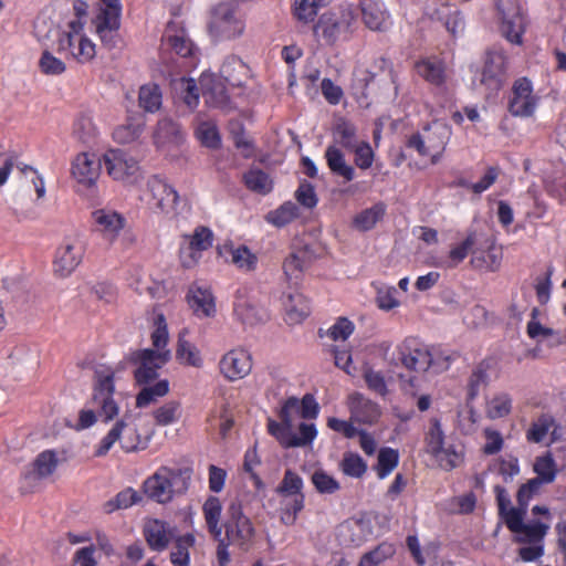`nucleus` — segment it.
<instances>
[{"label": "nucleus", "mask_w": 566, "mask_h": 566, "mask_svg": "<svg viewBox=\"0 0 566 566\" xmlns=\"http://www.w3.org/2000/svg\"><path fill=\"white\" fill-rule=\"evenodd\" d=\"M114 371L109 367L101 366L94 371L93 395L90 401L92 408L80 411L77 429H86L93 426L97 418L104 421L112 420L118 413V406L113 395Z\"/></svg>", "instance_id": "1"}, {"label": "nucleus", "mask_w": 566, "mask_h": 566, "mask_svg": "<svg viewBox=\"0 0 566 566\" xmlns=\"http://www.w3.org/2000/svg\"><path fill=\"white\" fill-rule=\"evenodd\" d=\"M191 478L189 467L161 465L144 482V492L150 500L166 504L188 491Z\"/></svg>", "instance_id": "2"}, {"label": "nucleus", "mask_w": 566, "mask_h": 566, "mask_svg": "<svg viewBox=\"0 0 566 566\" xmlns=\"http://www.w3.org/2000/svg\"><path fill=\"white\" fill-rule=\"evenodd\" d=\"M356 24L354 9L350 6H343L338 11L322 14L314 27V33L324 44L334 45L338 41L349 40Z\"/></svg>", "instance_id": "3"}, {"label": "nucleus", "mask_w": 566, "mask_h": 566, "mask_svg": "<svg viewBox=\"0 0 566 566\" xmlns=\"http://www.w3.org/2000/svg\"><path fill=\"white\" fill-rule=\"evenodd\" d=\"M424 442L427 452L437 459L441 469L451 471L462 463L463 452L461 449H457L452 444L444 447V433L437 418L431 419Z\"/></svg>", "instance_id": "4"}, {"label": "nucleus", "mask_w": 566, "mask_h": 566, "mask_svg": "<svg viewBox=\"0 0 566 566\" xmlns=\"http://www.w3.org/2000/svg\"><path fill=\"white\" fill-rule=\"evenodd\" d=\"M243 31L244 23L237 15L231 3H219L211 10L208 32L214 41L235 39L240 36Z\"/></svg>", "instance_id": "5"}, {"label": "nucleus", "mask_w": 566, "mask_h": 566, "mask_svg": "<svg viewBox=\"0 0 566 566\" xmlns=\"http://www.w3.org/2000/svg\"><path fill=\"white\" fill-rule=\"evenodd\" d=\"M227 541L248 551L255 535L251 520L243 513L242 504L233 500L227 509V520L223 524Z\"/></svg>", "instance_id": "6"}, {"label": "nucleus", "mask_w": 566, "mask_h": 566, "mask_svg": "<svg viewBox=\"0 0 566 566\" xmlns=\"http://www.w3.org/2000/svg\"><path fill=\"white\" fill-rule=\"evenodd\" d=\"M171 358L170 350L155 352L150 348L135 350L130 354L129 360L137 364L134 377L138 385H148L158 377V369L166 365Z\"/></svg>", "instance_id": "7"}, {"label": "nucleus", "mask_w": 566, "mask_h": 566, "mask_svg": "<svg viewBox=\"0 0 566 566\" xmlns=\"http://www.w3.org/2000/svg\"><path fill=\"white\" fill-rule=\"evenodd\" d=\"M118 442L125 452H133L137 449H145L146 442L140 440L135 426L118 420L108 433L102 439L95 451L96 457H104Z\"/></svg>", "instance_id": "8"}, {"label": "nucleus", "mask_w": 566, "mask_h": 566, "mask_svg": "<svg viewBox=\"0 0 566 566\" xmlns=\"http://www.w3.org/2000/svg\"><path fill=\"white\" fill-rule=\"evenodd\" d=\"M103 164L114 180L133 185L140 178L138 161L123 149L107 150L103 155Z\"/></svg>", "instance_id": "9"}, {"label": "nucleus", "mask_w": 566, "mask_h": 566, "mask_svg": "<svg viewBox=\"0 0 566 566\" xmlns=\"http://www.w3.org/2000/svg\"><path fill=\"white\" fill-rule=\"evenodd\" d=\"M497 10L501 14V32L514 44L522 43L525 31V18L521 6L515 0H499Z\"/></svg>", "instance_id": "10"}, {"label": "nucleus", "mask_w": 566, "mask_h": 566, "mask_svg": "<svg viewBox=\"0 0 566 566\" xmlns=\"http://www.w3.org/2000/svg\"><path fill=\"white\" fill-rule=\"evenodd\" d=\"M84 245L77 238H66L55 251L53 272L60 277L70 276L80 265Z\"/></svg>", "instance_id": "11"}, {"label": "nucleus", "mask_w": 566, "mask_h": 566, "mask_svg": "<svg viewBox=\"0 0 566 566\" xmlns=\"http://www.w3.org/2000/svg\"><path fill=\"white\" fill-rule=\"evenodd\" d=\"M538 97L533 93L532 82L526 77L517 78L512 87L509 111L515 117H530L534 114Z\"/></svg>", "instance_id": "12"}, {"label": "nucleus", "mask_w": 566, "mask_h": 566, "mask_svg": "<svg viewBox=\"0 0 566 566\" xmlns=\"http://www.w3.org/2000/svg\"><path fill=\"white\" fill-rule=\"evenodd\" d=\"M398 352L401 364L410 370L426 371L434 365L427 346L415 337L406 338L399 346Z\"/></svg>", "instance_id": "13"}, {"label": "nucleus", "mask_w": 566, "mask_h": 566, "mask_svg": "<svg viewBox=\"0 0 566 566\" xmlns=\"http://www.w3.org/2000/svg\"><path fill=\"white\" fill-rule=\"evenodd\" d=\"M122 8L105 9L101 8L93 19L96 33L102 43L108 49L115 48L118 41V30L120 27Z\"/></svg>", "instance_id": "14"}, {"label": "nucleus", "mask_w": 566, "mask_h": 566, "mask_svg": "<svg viewBox=\"0 0 566 566\" xmlns=\"http://www.w3.org/2000/svg\"><path fill=\"white\" fill-rule=\"evenodd\" d=\"M151 192L153 208L157 211L175 216L179 212L180 197L178 192L160 178H153L148 182Z\"/></svg>", "instance_id": "15"}, {"label": "nucleus", "mask_w": 566, "mask_h": 566, "mask_svg": "<svg viewBox=\"0 0 566 566\" xmlns=\"http://www.w3.org/2000/svg\"><path fill=\"white\" fill-rule=\"evenodd\" d=\"M504 57L501 53L488 52L482 67L479 85L490 93L499 92L503 85Z\"/></svg>", "instance_id": "16"}, {"label": "nucleus", "mask_w": 566, "mask_h": 566, "mask_svg": "<svg viewBox=\"0 0 566 566\" xmlns=\"http://www.w3.org/2000/svg\"><path fill=\"white\" fill-rule=\"evenodd\" d=\"M219 367L227 379L231 381L242 379L252 368L250 354L242 349H232L221 358Z\"/></svg>", "instance_id": "17"}, {"label": "nucleus", "mask_w": 566, "mask_h": 566, "mask_svg": "<svg viewBox=\"0 0 566 566\" xmlns=\"http://www.w3.org/2000/svg\"><path fill=\"white\" fill-rule=\"evenodd\" d=\"M103 158H97L94 154H78L72 163V175L77 182L91 187L101 172Z\"/></svg>", "instance_id": "18"}, {"label": "nucleus", "mask_w": 566, "mask_h": 566, "mask_svg": "<svg viewBox=\"0 0 566 566\" xmlns=\"http://www.w3.org/2000/svg\"><path fill=\"white\" fill-rule=\"evenodd\" d=\"M143 534L147 545L155 552L165 551L174 536V528L161 520H149L145 523Z\"/></svg>", "instance_id": "19"}, {"label": "nucleus", "mask_w": 566, "mask_h": 566, "mask_svg": "<svg viewBox=\"0 0 566 566\" xmlns=\"http://www.w3.org/2000/svg\"><path fill=\"white\" fill-rule=\"evenodd\" d=\"M34 34L39 41H44L50 39L52 35H57V51L69 52L72 56L82 35L76 33H61L56 27L52 23L49 24L44 19L35 22Z\"/></svg>", "instance_id": "20"}, {"label": "nucleus", "mask_w": 566, "mask_h": 566, "mask_svg": "<svg viewBox=\"0 0 566 566\" xmlns=\"http://www.w3.org/2000/svg\"><path fill=\"white\" fill-rule=\"evenodd\" d=\"M360 9L365 25L373 31H386L390 14L381 0H361Z\"/></svg>", "instance_id": "21"}, {"label": "nucleus", "mask_w": 566, "mask_h": 566, "mask_svg": "<svg viewBox=\"0 0 566 566\" xmlns=\"http://www.w3.org/2000/svg\"><path fill=\"white\" fill-rule=\"evenodd\" d=\"M426 147H428L432 164H437L451 137V128L443 123L434 122L424 128Z\"/></svg>", "instance_id": "22"}, {"label": "nucleus", "mask_w": 566, "mask_h": 566, "mask_svg": "<svg viewBox=\"0 0 566 566\" xmlns=\"http://www.w3.org/2000/svg\"><path fill=\"white\" fill-rule=\"evenodd\" d=\"M314 260L315 254L308 247L292 252L283 262V271L286 280L296 284L304 271L310 268Z\"/></svg>", "instance_id": "23"}, {"label": "nucleus", "mask_w": 566, "mask_h": 566, "mask_svg": "<svg viewBox=\"0 0 566 566\" xmlns=\"http://www.w3.org/2000/svg\"><path fill=\"white\" fill-rule=\"evenodd\" d=\"M187 301L190 308L199 317H212L216 314L214 297L209 289L191 285Z\"/></svg>", "instance_id": "24"}, {"label": "nucleus", "mask_w": 566, "mask_h": 566, "mask_svg": "<svg viewBox=\"0 0 566 566\" xmlns=\"http://www.w3.org/2000/svg\"><path fill=\"white\" fill-rule=\"evenodd\" d=\"M349 409L352 419L366 424L376 422L380 416L377 403L365 398L361 394L355 392L349 397Z\"/></svg>", "instance_id": "25"}, {"label": "nucleus", "mask_w": 566, "mask_h": 566, "mask_svg": "<svg viewBox=\"0 0 566 566\" xmlns=\"http://www.w3.org/2000/svg\"><path fill=\"white\" fill-rule=\"evenodd\" d=\"M93 218L98 227V231L111 242L124 228L125 223V219L119 213L104 209L94 211Z\"/></svg>", "instance_id": "26"}, {"label": "nucleus", "mask_w": 566, "mask_h": 566, "mask_svg": "<svg viewBox=\"0 0 566 566\" xmlns=\"http://www.w3.org/2000/svg\"><path fill=\"white\" fill-rule=\"evenodd\" d=\"M286 321L289 324H298L311 313L307 298L301 293H290L283 297Z\"/></svg>", "instance_id": "27"}, {"label": "nucleus", "mask_w": 566, "mask_h": 566, "mask_svg": "<svg viewBox=\"0 0 566 566\" xmlns=\"http://www.w3.org/2000/svg\"><path fill=\"white\" fill-rule=\"evenodd\" d=\"M415 69L419 76L432 85L441 86L446 82V65L438 59L421 60L416 63Z\"/></svg>", "instance_id": "28"}, {"label": "nucleus", "mask_w": 566, "mask_h": 566, "mask_svg": "<svg viewBox=\"0 0 566 566\" xmlns=\"http://www.w3.org/2000/svg\"><path fill=\"white\" fill-rule=\"evenodd\" d=\"M234 314L243 324L249 326L264 323L269 318L265 310L247 298L237 300L234 303Z\"/></svg>", "instance_id": "29"}, {"label": "nucleus", "mask_w": 566, "mask_h": 566, "mask_svg": "<svg viewBox=\"0 0 566 566\" xmlns=\"http://www.w3.org/2000/svg\"><path fill=\"white\" fill-rule=\"evenodd\" d=\"M332 135L334 145H338L348 151L352 148H355L356 145L360 142L357 136L356 126L345 118H338L336 120Z\"/></svg>", "instance_id": "30"}, {"label": "nucleus", "mask_w": 566, "mask_h": 566, "mask_svg": "<svg viewBox=\"0 0 566 566\" xmlns=\"http://www.w3.org/2000/svg\"><path fill=\"white\" fill-rule=\"evenodd\" d=\"M325 158L331 171L343 177L346 181L355 178V170L345 161L344 154L336 145H331L326 148Z\"/></svg>", "instance_id": "31"}, {"label": "nucleus", "mask_w": 566, "mask_h": 566, "mask_svg": "<svg viewBox=\"0 0 566 566\" xmlns=\"http://www.w3.org/2000/svg\"><path fill=\"white\" fill-rule=\"evenodd\" d=\"M154 140L158 146L167 144L178 145L182 140V132L176 122L165 117L157 124L154 132Z\"/></svg>", "instance_id": "32"}, {"label": "nucleus", "mask_w": 566, "mask_h": 566, "mask_svg": "<svg viewBox=\"0 0 566 566\" xmlns=\"http://www.w3.org/2000/svg\"><path fill=\"white\" fill-rule=\"evenodd\" d=\"M386 213V205L377 202L357 213L353 219V227L361 232L369 231L384 218Z\"/></svg>", "instance_id": "33"}, {"label": "nucleus", "mask_w": 566, "mask_h": 566, "mask_svg": "<svg viewBox=\"0 0 566 566\" xmlns=\"http://www.w3.org/2000/svg\"><path fill=\"white\" fill-rule=\"evenodd\" d=\"M548 531V525L542 522L524 524V526L514 534L513 542L517 544H538L543 543Z\"/></svg>", "instance_id": "34"}, {"label": "nucleus", "mask_w": 566, "mask_h": 566, "mask_svg": "<svg viewBox=\"0 0 566 566\" xmlns=\"http://www.w3.org/2000/svg\"><path fill=\"white\" fill-rule=\"evenodd\" d=\"M169 392V382L167 379L157 381L154 385H145V387L138 392L136 397V406L138 408H145L150 403L156 402L159 398L166 396Z\"/></svg>", "instance_id": "35"}, {"label": "nucleus", "mask_w": 566, "mask_h": 566, "mask_svg": "<svg viewBox=\"0 0 566 566\" xmlns=\"http://www.w3.org/2000/svg\"><path fill=\"white\" fill-rule=\"evenodd\" d=\"M245 187L260 195L269 193L273 188V181L270 176L259 168L250 169L243 175Z\"/></svg>", "instance_id": "36"}, {"label": "nucleus", "mask_w": 566, "mask_h": 566, "mask_svg": "<svg viewBox=\"0 0 566 566\" xmlns=\"http://www.w3.org/2000/svg\"><path fill=\"white\" fill-rule=\"evenodd\" d=\"M298 213V207L292 201H286L277 209L269 211L265 216V220L269 223L281 228L296 219Z\"/></svg>", "instance_id": "37"}, {"label": "nucleus", "mask_w": 566, "mask_h": 566, "mask_svg": "<svg viewBox=\"0 0 566 566\" xmlns=\"http://www.w3.org/2000/svg\"><path fill=\"white\" fill-rule=\"evenodd\" d=\"M195 536L186 534L176 539L175 547L170 553V560L174 566H190L189 549L195 545Z\"/></svg>", "instance_id": "38"}, {"label": "nucleus", "mask_w": 566, "mask_h": 566, "mask_svg": "<svg viewBox=\"0 0 566 566\" xmlns=\"http://www.w3.org/2000/svg\"><path fill=\"white\" fill-rule=\"evenodd\" d=\"M161 91L157 84H146L139 88V106L148 113L158 111L161 106Z\"/></svg>", "instance_id": "39"}, {"label": "nucleus", "mask_w": 566, "mask_h": 566, "mask_svg": "<svg viewBox=\"0 0 566 566\" xmlns=\"http://www.w3.org/2000/svg\"><path fill=\"white\" fill-rule=\"evenodd\" d=\"M145 123L140 118H132L125 125H120L113 132L114 139L119 144L135 142L144 132Z\"/></svg>", "instance_id": "40"}, {"label": "nucleus", "mask_w": 566, "mask_h": 566, "mask_svg": "<svg viewBox=\"0 0 566 566\" xmlns=\"http://www.w3.org/2000/svg\"><path fill=\"white\" fill-rule=\"evenodd\" d=\"M207 78L201 81L205 87L202 95L207 104L212 107H223L228 103V94L224 85L220 81H211L210 85L206 84Z\"/></svg>", "instance_id": "41"}, {"label": "nucleus", "mask_w": 566, "mask_h": 566, "mask_svg": "<svg viewBox=\"0 0 566 566\" xmlns=\"http://www.w3.org/2000/svg\"><path fill=\"white\" fill-rule=\"evenodd\" d=\"M553 426H555V419L553 416L548 413L541 415L532 422L530 429L526 431L527 441L541 443Z\"/></svg>", "instance_id": "42"}, {"label": "nucleus", "mask_w": 566, "mask_h": 566, "mask_svg": "<svg viewBox=\"0 0 566 566\" xmlns=\"http://www.w3.org/2000/svg\"><path fill=\"white\" fill-rule=\"evenodd\" d=\"M181 417V405L179 401L170 400L154 411V418L158 426H169Z\"/></svg>", "instance_id": "43"}, {"label": "nucleus", "mask_w": 566, "mask_h": 566, "mask_svg": "<svg viewBox=\"0 0 566 566\" xmlns=\"http://www.w3.org/2000/svg\"><path fill=\"white\" fill-rule=\"evenodd\" d=\"M339 467L344 474L356 479H360L367 471V463L364 459L353 452L344 453Z\"/></svg>", "instance_id": "44"}, {"label": "nucleus", "mask_w": 566, "mask_h": 566, "mask_svg": "<svg viewBox=\"0 0 566 566\" xmlns=\"http://www.w3.org/2000/svg\"><path fill=\"white\" fill-rule=\"evenodd\" d=\"M471 264L475 269H486L488 271L495 272L500 269L502 254L493 248H489L486 254L480 251H472Z\"/></svg>", "instance_id": "45"}, {"label": "nucleus", "mask_w": 566, "mask_h": 566, "mask_svg": "<svg viewBox=\"0 0 566 566\" xmlns=\"http://www.w3.org/2000/svg\"><path fill=\"white\" fill-rule=\"evenodd\" d=\"M176 357L182 364H187L193 367H200L202 363L199 350L195 345L184 338L182 333L179 334Z\"/></svg>", "instance_id": "46"}, {"label": "nucleus", "mask_w": 566, "mask_h": 566, "mask_svg": "<svg viewBox=\"0 0 566 566\" xmlns=\"http://www.w3.org/2000/svg\"><path fill=\"white\" fill-rule=\"evenodd\" d=\"M533 469L536 478L546 484L552 483L557 474L556 463L551 453L537 457Z\"/></svg>", "instance_id": "47"}, {"label": "nucleus", "mask_w": 566, "mask_h": 566, "mask_svg": "<svg viewBox=\"0 0 566 566\" xmlns=\"http://www.w3.org/2000/svg\"><path fill=\"white\" fill-rule=\"evenodd\" d=\"M190 239L188 249L191 250V259L196 261V253L208 250L212 245L213 234L207 227H198Z\"/></svg>", "instance_id": "48"}, {"label": "nucleus", "mask_w": 566, "mask_h": 566, "mask_svg": "<svg viewBox=\"0 0 566 566\" xmlns=\"http://www.w3.org/2000/svg\"><path fill=\"white\" fill-rule=\"evenodd\" d=\"M59 463L57 454L53 450H45L34 460V471L40 479L53 474Z\"/></svg>", "instance_id": "49"}, {"label": "nucleus", "mask_w": 566, "mask_h": 566, "mask_svg": "<svg viewBox=\"0 0 566 566\" xmlns=\"http://www.w3.org/2000/svg\"><path fill=\"white\" fill-rule=\"evenodd\" d=\"M512 400L507 394L494 396L486 402L485 413L490 419H499L511 412Z\"/></svg>", "instance_id": "50"}, {"label": "nucleus", "mask_w": 566, "mask_h": 566, "mask_svg": "<svg viewBox=\"0 0 566 566\" xmlns=\"http://www.w3.org/2000/svg\"><path fill=\"white\" fill-rule=\"evenodd\" d=\"M399 462V453L397 450L391 448H382L378 453L377 461V475L379 479H385Z\"/></svg>", "instance_id": "51"}, {"label": "nucleus", "mask_w": 566, "mask_h": 566, "mask_svg": "<svg viewBox=\"0 0 566 566\" xmlns=\"http://www.w3.org/2000/svg\"><path fill=\"white\" fill-rule=\"evenodd\" d=\"M332 0H295V15L298 20L308 22L314 20L319 8L327 6Z\"/></svg>", "instance_id": "52"}, {"label": "nucleus", "mask_w": 566, "mask_h": 566, "mask_svg": "<svg viewBox=\"0 0 566 566\" xmlns=\"http://www.w3.org/2000/svg\"><path fill=\"white\" fill-rule=\"evenodd\" d=\"M164 41L168 44V46L176 52V54L187 57L191 55L193 50L192 42L185 35L184 31L179 34H171L170 30L166 31L164 36Z\"/></svg>", "instance_id": "53"}, {"label": "nucleus", "mask_w": 566, "mask_h": 566, "mask_svg": "<svg viewBox=\"0 0 566 566\" xmlns=\"http://www.w3.org/2000/svg\"><path fill=\"white\" fill-rule=\"evenodd\" d=\"M231 261L240 270L253 271L258 263V256L248 247L240 245L232 250Z\"/></svg>", "instance_id": "54"}, {"label": "nucleus", "mask_w": 566, "mask_h": 566, "mask_svg": "<svg viewBox=\"0 0 566 566\" xmlns=\"http://www.w3.org/2000/svg\"><path fill=\"white\" fill-rule=\"evenodd\" d=\"M74 136L82 143H90L96 135V127L88 115H81L73 126Z\"/></svg>", "instance_id": "55"}, {"label": "nucleus", "mask_w": 566, "mask_h": 566, "mask_svg": "<svg viewBox=\"0 0 566 566\" xmlns=\"http://www.w3.org/2000/svg\"><path fill=\"white\" fill-rule=\"evenodd\" d=\"M303 480L292 470H286L282 482L277 486V493L282 495L296 496L302 494Z\"/></svg>", "instance_id": "56"}, {"label": "nucleus", "mask_w": 566, "mask_h": 566, "mask_svg": "<svg viewBox=\"0 0 566 566\" xmlns=\"http://www.w3.org/2000/svg\"><path fill=\"white\" fill-rule=\"evenodd\" d=\"M39 67L45 75H60L66 70L65 63L48 50L42 53L39 60Z\"/></svg>", "instance_id": "57"}, {"label": "nucleus", "mask_w": 566, "mask_h": 566, "mask_svg": "<svg viewBox=\"0 0 566 566\" xmlns=\"http://www.w3.org/2000/svg\"><path fill=\"white\" fill-rule=\"evenodd\" d=\"M138 501V495L133 489H126L119 492L115 499L105 503L104 507L107 513H112L119 509H127Z\"/></svg>", "instance_id": "58"}, {"label": "nucleus", "mask_w": 566, "mask_h": 566, "mask_svg": "<svg viewBox=\"0 0 566 566\" xmlns=\"http://www.w3.org/2000/svg\"><path fill=\"white\" fill-rule=\"evenodd\" d=\"M269 432L277 439V441L284 447V448H293L292 441H293V432H292V422L290 424L284 423L281 420V423L269 420L268 423Z\"/></svg>", "instance_id": "59"}, {"label": "nucleus", "mask_w": 566, "mask_h": 566, "mask_svg": "<svg viewBox=\"0 0 566 566\" xmlns=\"http://www.w3.org/2000/svg\"><path fill=\"white\" fill-rule=\"evenodd\" d=\"M197 136L209 148H218L221 144L217 127L210 123H201L197 129Z\"/></svg>", "instance_id": "60"}, {"label": "nucleus", "mask_w": 566, "mask_h": 566, "mask_svg": "<svg viewBox=\"0 0 566 566\" xmlns=\"http://www.w3.org/2000/svg\"><path fill=\"white\" fill-rule=\"evenodd\" d=\"M526 514V510L523 507H510L504 511L503 514H499L500 517L504 521L506 527L512 533H517L524 526V516Z\"/></svg>", "instance_id": "61"}, {"label": "nucleus", "mask_w": 566, "mask_h": 566, "mask_svg": "<svg viewBox=\"0 0 566 566\" xmlns=\"http://www.w3.org/2000/svg\"><path fill=\"white\" fill-rule=\"evenodd\" d=\"M295 199L307 209L314 208L318 201L314 186L306 180L300 182L295 191Z\"/></svg>", "instance_id": "62"}, {"label": "nucleus", "mask_w": 566, "mask_h": 566, "mask_svg": "<svg viewBox=\"0 0 566 566\" xmlns=\"http://www.w3.org/2000/svg\"><path fill=\"white\" fill-rule=\"evenodd\" d=\"M312 482L319 493L332 494L339 490V483L323 470L313 473Z\"/></svg>", "instance_id": "63"}, {"label": "nucleus", "mask_w": 566, "mask_h": 566, "mask_svg": "<svg viewBox=\"0 0 566 566\" xmlns=\"http://www.w3.org/2000/svg\"><path fill=\"white\" fill-rule=\"evenodd\" d=\"M394 554V549L391 545L381 544L377 546L375 549L366 553L361 558L359 564L366 566H378L384 560H386L389 556Z\"/></svg>", "instance_id": "64"}]
</instances>
